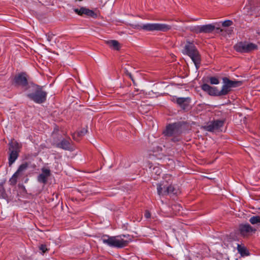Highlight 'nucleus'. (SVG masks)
<instances>
[{"instance_id":"473e14b6","label":"nucleus","mask_w":260,"mask_h":260,"mask_svg":"<svg viewBox=\"0 0 260 260\" xmlns=\"http://www.w3.org/2000/svg\"><path fill=\"white\" fill-rule=\"evenodd\" d=\"M256 33H257V34H259V29H257V30H256Z\"/></svg>"},{"instance_id":"2f4dec72","label":"nucleus","mask_w":260,"mask_h":260,"mask_svg":"<svg viewBox=\"0 0 260 260\" xmlns=\"http://www.w3.org/2000/svg\"><path fill=\"white\" fill-rule=\"evenodd\" d=\"M150 213L148 211H146L145 213V214H144V216L146 218H149L150 217Z\"/></svg>"},{"instance_id":"0eeeda50","label":"nucleus","mask_w":260,"mask_h":260,"mask_svg":"<svg viewBox=\"0 0 260 260\" xmlns=\"http://www.w3.org/2000/svg\"><path fill=\"white\" fill-rule=\"evenodd\" d=\"M222 81L223 85L221 89L222 95L228 94L231 91L232 88L240 86L242 84V81L231 80L227 77H223Z\"/></svg>"},{"instance_id":"72a5a7b5","label":"nucleus","mask_w":260,"mask_h":260,"mask_svg":"<svg viewBox=\"0 0 260 260\" xmlns=\"http://www.w3.org/2000/svg\"><path fill=\"white\" fill-rule=\"evenodd\" d=\"M48 40L49 41H50V38H49V37H48Z\"/></svg>"},{"instance_id":"f03ea898","label":"nucleus","mask_w":260,"mask_h":260,"mask_svg":"<svg viewBox=\"0 0 260 260\" xmlns=\"http://www.w3.org/2000/svg\"><path fill=\"white\" fill-rule=\"evenodd\" d=\"M30 92L27 96L36 103L41 104L46 100L47 92L42 88L37 85H32L29 87Z\"/></svg>"},{"instance_id":"1a4fd4ad","label":"nucleus","mask_w":260,"mask_h":260,"mask_svg":"<svg viewBox=\"0 0 260 260\" xmlns=\"http://www.w3.org/2000/svg\"><path fill=\"white\" fill-rule=\"evenodd\" d=\"M215 29H216L215 25L209 24L203 25H197L192 27L191 31L196 33H210L212 32Z\"/></svg>"},{"instance_id":"2eb2a0df","label":"nucleus","mask_w":260,"mask_h":260,"mask_svg":"<svg viewBox=\"0 0 260 260\" xmlns=\"http://www.w3.org/2000/svg\"><path fill=\"white\" fill-rule=\"evenodd\" d=\"M173 101L176 102L183 110H186L190 103V99L189 98H173Z\"/></svg>"},{"instance_id":"dca6fc26","label":"nucleus","mask_w":260,"mask_h":260,"mask_svg":"<svg viewBox=\"0 0 260 260\" xmlns=\"http://www.w3.org/2000/svg\"><path fill=\"white\" fill-rule=\"evenodd\" d=\"M164 191L160 190L161 188L159 187L158 188V194L159 196H164L168 194H177L179 192L178 189L171 185H167V188H165Z\"/></svg>"},{"instance_id":"7c9ffc66","label":"nucleus","mask_w":260,"mask_h":260,"mask_svg":"<svg viewBox=\"0 0 260 260\" xmlns=\"http://www.w3.org/2000/svg\"><path fill=\"white\" fill-rule=\"evenodd\" d=\"M173 136H174V137L172 139V141L178 142L180 140V138L178 135H174Z\"/></svg>"},{"instance_id":"412c9836","label":"nucleus","mask_w":260,"mask_h":260,"mask_svg":"<svg viewBox=\"0 0 260 260\" xmlns=\"http://www.w3.org/2000/svg\"><path fill=\"white\" fill-rule=\"evenodd\" d=\"M106 43L110 47L118 50L120 47L119 42L116 40H108L106 41Z\"/></svg>"},{"instance_id":"9b49d317","label":"nucleus","mask_w":260,"mask_h":260,"mask_svg":"<svg viewBox=\"0 0 260 260\" xmlns=\"http://www.w3.org/2000/svg\"><path fill=\"white\" fill-rule=\"evenodd\" d=\"M223 123V120H217L207 124L203 127V128L206 131L213 132L222 127Z\"/></svg>"},{"instance_id":"f3484780","label":"nucleus","mask_w":260,"mask_h":260,"mask_svg":"<svg viewBox=\"0 0 260 260\" xmlns=\"http://www.w3.org/2000/svg\"><path fill=\"white\" fill-rule=\"evenodd\" d=\"M239 231L240 233L243 235L253 232V230L252 226L249 224H241L239 226Z\"/></svg>"},{"instance_id":"f8f14e48","label":"nucleus","mask_w":260,"mask_h":260,"mask_svg":"<svg viewBox=\"0 0 260 260\" xmlns=\"http://www.w3.org/2000/svg\"><path fill=\"white\" fill-rule=\"evenodd\" d=\"M201 88L210 95L217 96H222L221 90H218L216 87H212L207 84H204L202 85Z\"/></svg>"},{"instance_id":"5701e85b","label":"nucleus","mask_w":260,"mask_h":260,"mask_svg":"<svg viewBox=\"0 0 260 260\" xmlns=\"http://www.w3.org/2000/svg\"><path fill=\"white\" fill-rule=\"evenodd\" d=\"M87 133V129L86 128H84L82 130H81L80 131L76 133H74L73 135V139L74 140H78L76 138V136H79V137H81V136H82L85 135Z\"/></svg>"},{"instance_id":"6e6552de","label":"nucleus","mask_w":260,"mask_h":260,"mask_svg":"<svg viewBox=\"0 0 260 260\" xmlns=\"http://www.w3.org/2000/svg\"><path fill=\"white\" fill-rule=\"evenodd\" d=\"M28 164L24 163L21 164L10 179L9 182L11 185H15L18 180L23 179L24 176L25 172L28 168Z\"/></svg>"},{"instance_id":"cd10ccee","label":"nucleus","mask_w":260,"mask_h":260,"mask_svg":"<svg viewBox=\"0 0 260 260\" xmlns=\"http://www.w3.org/2000/svg\"><path fill=\"white\" fill-rule=\"evenodd\" d=\"M159 187H160V188H161V189L160 190L163 191L165 189V188H167V184H166L164 183L157 184V192H158V188Z\"/></svg>"},{"instance_id":"393cba45","label":"nucleus","mask_w":260,"mask_h":260,"mask_svg":"<svg viewBox=\"0 0 260 260\" xmlns=\"http://www.w3.org/2000/svg\"><path fill=\"white\" fill-rule=\"evenodd\" d=\"M83 11H84V14H85L87 16L93 17L95 15V14L93 11L90 10L88 9L84 8Z\"/></svg>"},{"instance_id":"aec40b11","label":"nucleus","mask_w":260,"mask_h":260,"mask_svg":"<svg viewBox=\"0 0 260 260\" xmlns=\"http://www.w3.org/2000/svg\"><path fill=\"white\" fill-rule=\"evenodd\" d=\"M237 250L242 256H248L249 253L247 248L243 245L238 244Z\"/></svg>"},{"instance_id":"c756f323","label":"nucleus","mask_w":260,"mask_h":260,"mask_svg":"<svg viewBox=\"0 0 260 260\" xmlns=\"http://www.w3.org/2000/svg\"><path fill=\"white\" fill-rule=\"evenodd\" d=\"M40 249L43 252V253H45L47 250L46 246L43 244L40 245Z\"/></svg>"},{"instance_id":"423d86ee","label":"nucleus","mask_w":260,"mask_h":260,"mask_svg":"<svg viewBox=\"0 0 260 260\" xmlns=\"http://www.w3.org/2000/svg\"><path fill=\"white\" fill-rule=\"evenodd\" d=\"M235 50L242 53H250L258 49L256 44L247 42H240L234 46Z\"/></svg>"},{"instance_id":"ddd939ff","label":"nucleus","mask_w":260,"mask_h":260,"mask_svg":"<svg viewBox=\"0 0 260 260\" xmlns=\"http://www.w3.org/2000/svg\"><path fill=\"white\" fill-rule=\"evenodd\" d=\"M16 85L25 87L27 85V79L25 73H21L16 75L14 79Z\"/></svg>"},{"instance_id":"39448f33","label":"nucleus","mask_w":260,"mask_h":260,"mask_svg":"<svg viewBox=\"0 0 260 260\" xmlns=\"http://www.w3.org/2000/svg\"><path fill=\"white\" fill-rule=\"evenodd\" d=\"M171 26L164 23H146L143 25H137L135 28L138 29H143L146 31H167L171 29Z\"/></svg>"},{"instance_id":"f257e3e1","label":"nucleus","mask_w":260,"mask_h":260,"mask_svg":"<svg viewBox=\"0 0 260 260\" xmlns=\"http://www.w3.org/2000/svg\"><path fill=\"white\" fill-rule=\"evenodd\" d=\"M102 242L109 246L121 248L126 246L131 239L129 235H120L117 236L110 237L104 236L102 238Z\"/></svg>"},{"instance_id":"c85d7f7f","label":"nucleus","mask_w":260,"mask_h":260,"mask_svg":"<svg viewBox=\"0 0 260 260\" xmlns=\"http://www.w3.org/2000/svg\"><path fill=\"white\" fill-rule=\"evenodd\" d=\"M83 9H84V8H81L80 9H75L74 12L79 15H82L84 14Z\"/></svg>"},{"instance_id":"f704fd0d","label":"nucleus","mask_w":260,"mask_h":260,"mask_svg":"<svg viewBox=\"0 0 260 260\" xmlns=\"http://www.w3.org/2000/svg\"><path fill=\"white\" fill-rule=\"evenodd\" d=\"M258 212L259 213H260V208H258Z\"/></svg>"},{"instance_id":"b1692460","label":"nucleus","mask_w":260,"mask_h":260,"mask_svg":"<svg viewBox=\"0 0 260 260\" xmlns=\"http://www.w3.org/2000/svg\"><path fill=\"white\" fill-rule=\"evenodd\" d=\"M7 197V193L3 186V184L0 183V198L6 199Z\"/></svg>"},{"instance_id":"7ed1b4c3","label":"nucleus","mask_w":260,"mask_h":260,"mask_svg":"<svg viewBox=\"0 0 260 260\" xmlns=\"http://www.w3.org/2000/svg\"><path fill=\"white\" fill-rule=\"evenodd\" d=\"M183 53L187 54L191 58L196 68L199 69L201 63V56L193 44L187 42L184 46Z\"/></svg>"},{"instance_id":"a878e982","label":"nucleus","mask_w":260,"mask_h":260,"mask_svg":"<svg viewBox=\"0 0 260 260\" xmlns=\"http://www.w3.org/2000/svg\"><path fill=\"white\" fill-rule=\"evenodd\" d=\"M210 82L211 84H218L219 83V80L214 77L210 78Z\"/></svg>"},{"instance_id":"6ab92c4d","label":"nucleus","mask_w":260,"mask_h":260,"mask_svg":"<svg viewBox=\"0 0 260 260\" xmlns=\"http://www.w3.org/2000/svg\"><path fill=\"white\" fill-rule=\"evenodd\" d=\"M217 32H220L222 36H225L227 35H231L233 32V29L231 28L225 27L220 28L219 27H216Z\"/></svg>"},{"instance_id":"20e7f679","label":"nucleus","mask_w":260,"mask_h":260,"mask_svg":"<svg viewBox=\"0 0 260 260\" xmlns=\"http://www.w3.org/2000/svg\"><path fill=\"white\" fill-rule=\"evenodd\" d=\"M9 165L11 166L17 159L20 151L21 144L15 140H11L9 143Z\"/></svg>"},{"instance_id":"4be33fe9","label":"nucleus","mask_w":260,"mask_h":260,"mask_svg":"<svg viewBox=\"0 0 260 260\" xmlns=\"http://www.w3.org/2000/svg\"><path fill=\"white\" fill-rule=\"evenodd\" d=\"M249 222L252 224L260 225V216H252L249 219Z\"/></svg>"},{"instance_id":"bb28decb","label":"nucleus","mask_w":260,"mask_h":260,"mask_svg":"<svg viewBox=\"0 0 260 260\" xmlns=\"http://www.w3.org/2000/svg\"><path fill=\"white\" fill-rule=\"evenodd\" d=\"M233 24V22L231 20H228L223 21L222 23V26L224 27H228L231 26Z\"/></svg>"},{"instance_id":"a211bd4d","label":"nucleus","mask_w":260,"mask_h":260,"mask_svg":"<svg viewBox=\"0 0 260 260\" xmlns=\"http://www.w3.org/2000/svg\"><path fill=\"white\" fill-rule=\"evenodd\" d=\"M71 140H62L60 143L57 144V147L64 150H69L71 148Z\"/></svg>"},{"instance_id":"4468645a","label":"nucleus","mask_w":260,"mask_h":260,"mask_svg":"<svg viewBox=\"0 0 260 260\" xmlns=\"http://www.w3.org/2000/svg\"><path fill=\"white\" fill-rule=\"evenodd\" d=\"M42 173L38 176L37 180L40 183L44 184H46L48 178L51 176V171L49 169L43 168L42 169Z\"/></svg>"},{"instance_id":"9d476101","label":"nucleus","mask_w":260,"mask_h":260,"mask_svg":"<svg viewBox=\"0 0 260 260\" xmlns=\"http://www.w3.org/2000/svg\"><path fill=\"white\" fill-rule=\"evenodd\" d=\"M181 132L180 125L177 123H173L167 126L164 132V134L165 136L171 137L174 135H179Z\"/></svg>"}]
</instances>
